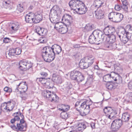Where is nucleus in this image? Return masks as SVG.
<instances>
[{
  "label": "nucleus",
  "mask_w": 132,
  "mask_h": 132,
  "mask_svg": "<svg viewBox=\"0 0 132 132\" xmlns=\"http://www.w3.org/2000/svg\"><path fill=\"white\" fill-rule=\"evenodd\" d=\"M61 47L57 44H54L52 47H44L41 51V54L44 61L50 62L53 61L56 54H59L61 51Z\"/></svg>",
  "instance_id": "nucleus-1"
},
{
  "label": "nucleus",
  "mask_w": 132,
  "mask_h": 132,
  "mask_svg": "<svg viewBox=\"0 0 132 132\" xmlns=\"http://www.w3.org/2000/svg\"><path fill=\"white\" fill-rule=\"evenodd\" d=\"M112 74H108L104 76L103 77V80L105 82L107 83L110 82L109 80L110 79H111V77Z\"/></svg>",
  "instance_id": "nucleus-36"
},
{
  "label": "nucleus",
  "mask_w": 132,
  "mask_h": 132,
  "mask_svg": "<svg viewBox=\"0 0 132 132\" xmlns=\"http://www.w3.org/2000/svg\"><path fill=\"white\" fill-rule=\"evenodd\" d=\"M69 4L72 9L79 14H84L87 11V7L81 1L71 0L70 1Z\"/></svg>",
  "instance_id": "nucleus-2"
},
{
  "label": "nucleus",
  "mask_w": 132,
  "mask_h": 132,
  "mask_svg": "<svg viewBox=\"0 0 132 132\" xmlns=\"http://www.w3.org/2000/svg\"><path fill=\"white\" fill-rule=\"evenodd\" d=\"M78 131H82L83 130H83V129H82V128H81L80 127H78Z\"/></svg>",
  "instance_id": "nucleus-63"
},
{
  "label": "nucleus",
  "mask_w": 132,
  "mask_h": 132,
  "mask_svg": "<svg viewBox=\"0 0 132 132\" xmlns=\"http://www.w3.org/2000/svg\"><path fill=\"white\" fill-rule=\"evenodd\" d=\"M1 109L3 110L4 111L7 112V102H4L2 104Z\"/></svg>",
  "instance_id": "nucleus-39"
},
{
  "label": "nucleus",
  "mask_w": 132,
  "mask_h": 132,
  "mask_svg": "<svg viewBox=\"0 0 132 132\" xmlns=\"http://www.w3.org/2000/svg\"><path fill=\"white\" fill-rule=\"evenodd\" d=\"M50 83L49 81H47V80L44 84H45L47 86H49L50 85Z\"/></svg>",
  "instance_id": "nucleus-59"
},
{
  "label": "nucleus",
  "mask_w": 132,
  "mask_h": 132,
  "mask_svg": "<svg viewBox=\"0 0 132 132\" xmlns=\"http://www.w3.org/2000/svg\"><path fill=\"white\" fill-rule=\"evenodd\" d=\"M16 114L14 113L12 115L14 117L11 120L10 122L12 123H13L16 121H18L20 120V117H18Z\"/></svg>",
  "instance_id": "nucleus-34"
},
{
  "label": "nucleus",
  "mask_w": 132,
  "mask_h": 132,
  "mask_svg": "<svg viewBox=\"0 0 132 132\" xmlns=\"http://www.w3.org/2000/svg\"><path fill=\"white\" fill-rule=\"evenodd\" d=\"M11 3V2L9 1H4L3 2V4L5 5H6L7 6H9V5Z\"/></svg>",
  "instance_id": "nucleus-51"
},
{
  "label": "nucleus",
  "mask_w": 132,
  "mask_h": 132,
  "mask_svg": "<svg viewBox=\"0 0 132 132\" xmlns=\"http://www.w3.org/2000/svg\"><path fill=\"white\" fill-rule=\"evenodd\" d=\"M104 1L103 0H95L94 6L97 9H98L104 6Z\"/></svg>",
  "instance_id": "nucleus-19"
},
{
  "label": "nucleus",
  "mask_w": 132,
  "mask_h": 132,
  "mask_svg": "<svg viewBox=\"0 0 132 132\" xmlns=\"http://www.w3.org/2000/svg\"><path fill=\"white\" fill-rule=\"evenodd\" d=\"M95 57L93 56H90L84 60H81L79 63V65L81 69H85L91 66L94 62Z\"/></svg>",
  "instance_id": "nucleus-5"
},
{
  "label": "nucleus",
  "mask_w": 132,
  "mask_h": 132,
  "mask_svg": "<svg viewBox=\"0 0 132 132\" xmlns=\"http://www.w3.org/2000/svg\"><path fill=\"white\" fill-rule=\"evenodd\" d=\"M93 68H94V71H96L99 70L100 69L97 65H94L93 67Z\"/></svg>",
  "instance_id": "nucleus-55"
},
{
  "label": "nucleus",
  "mask_w": 132,
  "mask_h": 132,
  "mask_svg": "<svg viewBox=\"0 0 132 132\" xmlns=\"http://www.w3.org/2000/svg\"><path fill=\"white\" fill-rule=\"evenodd\" d=\"M24 119H21L20 120V123L19 124H23L24 125L25 124H26V123H25V121L24 120Z\"/></svg>",
  "instance_id": "nucleus-56"
},
{
  "label": "nucleus",
  "mask_w": 132,
  "mask_h": 132,
  "mask_svg": "<svg viewBox=\"0 0 132 132\" xmlns=\"http://www.w3.org/2000/svg\"><path fill=\"white\" fill-rule=\"evenodd\" d=\"M34 15V23H37L42 21L43 18L42 15L40 12H37L35 13Z\"/></svg>",
  "instance_id": "nucleus-16"
},
{
  "label": "nucleus",
  "mask_w": 132,
  "mask_h": 132,
  "mask_svg": "<svg viewBox=\"0 0 132 132\" xmlns=\"http://www.w3.org/2000/svg\"><path fill=\"white\" fill-rule=\"evenodd\" d=\"M123 123L122 120L116 119L113 121L111 126V128L113 131H116Z\"/></svg>",
  "instance_id": "nucleus-11"
},
{
  "label": "nucleus",
  "mask_w": 132,
  "mask_h": 132,
  "mask_svg": "<svg viewBox=\"0 0 132 132\" xmlns=\"http://www.w3.org/2000/svg\"><path fill=\"white\" fill-rule=\"evenodd\" d=\"M4 90L6 92L10 93L12 91V89L10 88L7 87H5L4 89Z\"/></svg>",
  "instance_id": "nucleus-47"
},
{
  "label": "nucleus",
  "mask_w": 132,
  "mask_h": 132,
  "mask_svg": "<svg viewBox=\"0 0 132 132\" xmlns=\"http://www.w3.org/2000/svg\"><path fill=\"white\" fill-rule=\"evenodd\" d=\"M126 28L127 29V31L129 40L132 41V27L129 25H127Z\"/></svg>",
  "instance_id": "nucleus-25"
},
{
  "label": "nucleus",
  "mask_w": 132,
  "mask_h": 132,
  "mask_svg": "<svg viewBox=\"0 0 132 132\" xmlns=\"http://www.w3.org/2000/svg\"><path fill=\"white\" fill-rule=\"evenodd\" d=\"M59 6L57 5L54 6L51 10L50 11V13L49 15V18L50 21L53 20H52L51 19V18H52L53 19H55V17H56L57 15V11L59 10Z\"/></svg>",
  "instance_id": "nucleus-13"
},
{
  "label": "nucleus",
  "mask_w": 132,
  "mask_h": 132,
  "mask_svg": "<svg viewBox=\"0 0 132 132\" xmlns=\"http://www.w3.org/2000/svg\"><path fill=\"white\" fill-rule=\"evenodd\" d=\"M113 44H109V43H107L105 44L104 46L106 50H109L112 49H113Z\"/></svg>",
  "instance_id": "nucleus-33"
},
{
  "label": "nucleus",
  "mask_w": 132,
  "mask_h": 132,
  "mask_svg": "<svg viewBox=\"0 0 132 132\" xmlns=\"http://www.w3.org/2000/svg\"><path fill=\"white\" fill-rule=\"evenodd\" d=\"M105 115L109 119H113L115 117V115L116 114L115 111L110 107H106L103 110Z\"/></svg>",
  "instance_id": "nucleus-10"
},
{
  "label": "nucleus",
  "mask_w": 132,
  "mask_h": 132,
  "mask_svg": "<svg viewBox=\"0 0 132 132\" xmlns=\"http://www.w3.org/2000/svg\"><path fill=\"white\" fill-rule=\"evenodd\" d=\"M92 103L91 100L89 101L85 100L81 103L80 108H79L78 109V108H76V109L80 113L81 116H86L89 114L90 111V105H91Z\"/></svg>",
  "instance_id": "nucleus-4"
},
{
  "label": "nucleus",
  "mask_w": 132,
  "mask_h": 132,
  "mask_svg": "<svg viewBox=\"0 0 132 132\" xmlns=\"http://www.w3.org/2000/svg\"><path fill=\"white\" fill-rule=\"evenodd\" d=\"M16 114V115L18 117H19V116L21 117V119H24V117L23 115L20 112H18L16 113H15Z\"/></svg>",
  "instance_id": "nucleus-49"
},
{
  "label": "nucleus",
  "mask_w": 132,
  "mask_h": 132,
  "mask_svg": "<svg viewBox=\"0 0 132 132\" xmlns=\"http://www.w3.org/2000/svg\"><path fill=\"white\" fill-rule=\"evenodd\" d=\"M11 127L13 129L16 131H24L26 130L27 125L26 124L23 125L22 124L17 123L16 124V126L13 125V126H11Z\"/></svg>",
  "instance_id": "nucleus-12"
},
{
  "label": "nucleus",
  "mask_w": 132,
  "mask_h": 132,
  "mask_svg": "<svg viewBox=\"0 0 132 132\" xmlns=\"http://www.w3.org/2000/svg\"><path fill=\"white\" fill-rule=\"evenodd\" d=\"M78 123L79 127L82 128V129H83V130H84L86 128V125L83 123Z\"/></svg>",
  "instance_id": "nucleus-46"
},
{
  "label": "nucleus",
  "mask_w": 132,
  "mask_h": 132,
  "mask_svg": "<svg viewBox=\"0 0 132 132\" xmlns=\"http://www.w3.org/2000/svg\"><path fill=\"white\" fill-rule=\"evenodd\" d=\"M114 81H117V83L118 84L121 83L122 82V77L118 74H116L114 75Z\"/></svg>",
  "instance_id": "nucleus-28"
},
{
  "label": "nucleus",
  "mask_w": 132,
  "mask_h": 132,
  "mask_svg": "<svg viewBox=\"0 0 132 132\" xmlns=\"http://www.w3.org/2000/svg\"><path fill=\"white\" fill-rule=\"evenodd\" d=\"M43 80L42 81V83L43 84H45V82L47 80V79H45V78H43Z\"/></svg>",
  "instance_id": "nucleus-61"
},
{
  "label": "nucleus",
  "mask_w": 132,
  "mask_h": 132,
  "mask_svg": "<svg viewBox=\"0 0 132 132\" xmlns=\"http://www.w3.org/2000/svg\"><path fill=\"white\" fill-rule=\"evenodd\" d=\"M7 112L12 111L14 106L13 103L11 101L7 102Z\"/></svg>",
  "instance_id": "nucleus-30"
},
{
  "label": "nucleus",
  "mask_w": 132,
  "mask_h": 132,
  "mask_svg": "<svg viewBox=\"0 0 132 132\" xmlns=\"http://www.w3.org/2000/svg\"><path fill=\"white\" fill-rule=\"evenodd\" d=\"M72 86L71 84H69V85L67 87V88L69 89H70L72 88Z\"/></svg>",
  "instance_id": "nucleus-64"
},
{
  "label": "nucleus",
  "mask_w": 132,
  "mask_h": 132,
  "mask_svg": "<svg viewBox=\"0 0 132 132\" xmlns=\"http://www.w3.org/2000/svg\"><path fill=\"white\" fill-rule=\"evenodd\" d=\"M43 78L41 77L39 78H38V79H39V81H40L41 83L42 82V81L43 80Z\"/></svg>",
  "instance_id": "nucleus-62"
},
{
  "label": "nucleus",
  "mask_w": 132,
  "mask_h": 132,
  "mask_svg": "<svg viewBox=\"0 0 132 132\" xmlns=\"http://www.w3.org/2000/svg\"><path fill=\"white\" fill-rule=\"evenodd\" d=\"M62 20L64 21L65 25L69 26L72 22V18L70 15L65 14L63 17Z\"/></svg>",
  "instance_id": "nucleus-14"
},
{
  "label": "nucleus",
  "mask_w": 132,
  "mask_h": 132,
  "mask_svg": "<svg viewBox=\"0 0 132 132\" xmlns=\"http://www.w3.org/2000/svg\"><path fill=\"white\" fill-rule=\"evenodd\" d=\"M96 71H96V72L98 75L100 76V75L102 74V70L100 69L99 70H98Z\"/></svg>",
  "instance_id": "nucleus-53"
},
{
  "label": "nucleus",
  "mask_w": 132,
  "mask_h": 132,
  "mask_svg": "<svg viewBox=\"0 0 132 132\" xmlns=\"http://www.w3.org/2000/svg\"><path fill=\"white\" fill-rule=\"evenodd\" d=\"M26 82H20L18 85V87L16 88L15 89V91L16 92L18 91L19 90V89H18V88H19L23 90L22 91H21L22 92L25 93L28 89V87L27 85H26Z\"/></svg>",
  "instance_id": "nucleus-18"
},
{
  "label": "nucleus",
  "mask_w": 132,
  "mask_h": 132,
  "mask_svg": "<svg viewBox=\"0 0 132 132\" xmlns=\"http://www.w3.org/2000/svg\"><path fill=\"white\" fill-rule=\"evenodd\" d=\"M62 108H63L64 112H66L68 111L70 109L69 106L66 104H63L62 105Z\"/></svg>",
  "instance_id": "nucleus-42"
},
{
  "label": "nucleus",
  "mask_w": 132,
  "mask_h": 132,
  "mask_svg": "<svg viewBox=\"0 0 132 132\" xmlns=\"http://www.w3.org/2000/svg\"><path fill=\"white\" fill-rule=\"evenodd\" d=\"M33 14L29 13L25 16V20L27 22L32 23L34 22V18Z\"/></svg>",
  "instance_id": "nucleus-21"
},
{
  "label": "nucleus",
  "mask_w": 132,
  "mask_h": 132,
  "mask_svg": "<svg viewBox=\"0 0 132 132\" xmlns=\"http://www.w3.org/2000/svg\"><path fill=\"white\" fill-rule=\"evenodd\" d=\"M70 77L71 79L78 82H81L84 79V76L79 71L77 70L72 71L70 73Z\"/></svg>",
  "instance_id": "nucleus-6"
},
{
  "label": "nucleus",
  "mask_w": 132,
  "mask_h": 132,
  "mask_svg": "<svg viewBox=\"0 0 132 132\" xmlns=\"http://www.w3.org/2000/svg\"><path fill=\"white\" fill-rule=\"evenodd\" d=\"M68 30V28L66 26H62L58 30L59 32L61 34H64L66 33Z\"/></svg>",
  "instance_id": "nucleus-29"
},
{
  "label": "nucleus",
  "mask_w": 132,
  "mask_h": 132,
  "mask_svg": "<svg viewBox=\"0 0 132 132\" xmlns=\"http://www.w3.org/2000/svg\"><path fill=\"white\" fill-rule=\"evenodd\" d=\"M104 37L105 35L102 32L96 30L89 36L88 41L91 44L95 43L99 45L103 42Z\"/></svg>",
  "instance_id": "nucleus-3"
},
{
  "label": "nucleus",
  "mask_w": 132,
  "mask_h": 132,
  "mask_svg": "<svg viewBox=\"0 0 132 132\" xmlns=\"http://www.w3.org/2000/svg\"><path fill=\"white\" fill-rule=\"evenodd\" d=\"M95 17L98 19H101L104 17V12L101 10L95 11Z\"/></svg>",
  "instance_id": "nucleus-23"
},
{
  "label": "nucleus",
  "mask_w": 132,
  "mask_h": 132,
  "mask_svg": "<svg viewBox=\"0 0 132 132\" xmlns=\"http://www.w3.org/2000/svg\"><path fill=\"white\" fill-rule=\"evenodd\" d=\"M106 87L109 90H111L115 88L117 85L115 83L111 82H109L106 84Z\"/></svg>",
  "instance_id": "nucleus-24"
},
{
  "label": "nucleus",
  "mask_w": 132,
  "mask_h": 132,
  "mask_svg": "<svg viewBox=\"0 0 132 132\" xmlns=\"http://www.w3.org/2000/svg\"><path fill=\"white\" fill-rule=\"evenodd\" d=\"M44 97L47 98H49V100L51 102L54 101H57L58 100L59 97L54 92H51L48 90H45L44 91Z\"/></svg>",
  "instance_id": "nucleus-9"
},
{
  "label": "nucleus",
  "mask_w": 132,
  "mask_h": 132,
  "mask_svg": "<svg viewBox=\"0 0 132 132\" xmlns=\"http://www.w3.org/2000/svg\"><path fill=\"white\" fill-rule=\"evenodd\" d=\"M127 5L128 4H122V5L121 6V9H123L126 12H128Z\"/></svg>",
  "instance_id": "nucleus-43"
},
{
  "label": "nucleus",
  "mask_w": 132,
  "mask_h": 132,
  "mask_svg": "<svg viewBox=\"0 0 132 132\" xmlns=\"http://www.w3.org/2000/svg\"><path fill=\"white\" fill-rule=\"evenodd\" d=\"M120 47L121 45L119 44H117L114 43L113 44V49L116 48L118 50H119L120 49Z\"/></svg>",
  "instance_id": "nucleus-44"
},
{
  "label": "nucleus",
  "mask_w": 132,
  "mask_h": 132,
  "mask_svg": "<svg viewBox=\"0 0 132 132\" xmlns=\"http://www.w3.org/2000/svg\"><path fill=\"white\" fill-rule=\"evenodd\" d=\"M115 9L117 11H119L121 9V6H120L118 4L116 5L115 6Z\"/></svg>",
  "instance_id": "nucleus-52"
},
{
  "label": "nucleus",
  "mask_w": 132,
  "mask_h": 132,
  "mask_svg": "<svg viewBox=\"0 0 132 132\" xmlns=\"http://www.w3.org/2000/svg\"><path fill=\"white\" fill-rule=\"evenodd\" d=\"M127 28L126 27L121 31L120 33H117V35L121 41L124 44L126 43L129 40L128 37Z\"/></svg>",
  "instance_id": "nucleus-8"
},
{
  "label": "nucleus",
  "mask_w": 132,
  "mask_h": 132,
  "mask_svg": "<svg viewBox=\"0 0 132 132\" xmlns=\"http://www.w3.org/2000/svg\"><path fill=\"white\" fill-rule=\"evenodd\" d=\"M60 117L63 119H66L68 117H69L70 116L66 112H64L61 113Z\"/></svg>",
  "instance_id": "nucleus-35"
},
{
  "label": "nucleus",
  "mask_w": 132,
  "mask_h": 132,
  "mask_svg": "<svg viewBox=\"0 0 132 132\" xmlns=\"http://www.w3.org/2000/svg\"><path fill=\"white\" fill-rule=\"evenodd\" d=\"M36 32L39 35L43 36L45 35L47 32L46 29L38 27L36 29Z\"/></svg>",
  "instance_id": "nucleus-20"
},
{
  "label": "nucleus",
  "mask_w": 132,
  "mask_h": 132,
  "mask_svg": "<svg viewBox=\"0 0 132 132\" xmlns=\"http://www.w3.org/2000/svg\"><path fill=\"white\" fill-rule=\"evenodd\" d=\"M27 62V61L26 60H23L19 62V68L21 70L23 71L26 70Z\"/></svg>",
  "instance_id": "nucleus-22"
},
{
  "label": "nucleus",
  "mask_w": 132,
  "mask_h": 132,
  "mask_svg": "<svg viewBox=\"0 0 132 132\" xmlns=\"http://www.w3.org/2000/svg\"><path fill=\"white\" fill-rule=\"evenodd\" d=\"M20 27L19 24L18 22H15L9 25V29L12 33L15 32Z\"/></svg>",
  "instance_id": "nucleus-17"
},
{
  "label": "nucleus",
  "mask_w": 132,
  "mask_h": 132,
  "mask_svg": "<svg viewBox=\"0 0 132 132\" xmlns=\"http://www.w3.org/2000/svg\"><path fill=\"white\" fill-rule=\"evenodd\" d=\"M130 116V114L127 112H125L122 114V119L123 123H126V122L129 121Z\"/></svg>",
  "instance_id": "nucleus-26"
},
{
  "label": "nucleus",
  "mask_w": 132,
  "mask_h": 132,
  "mask_svg": "<svg viewBox=\"0 0 132 132\" xmlns=\"http://www.w3.org/2000/svg\"><path fill=\"white\" fill-rule=\"evenodd\" d=\"M16 10L19 12L20 13L22 12L24 10V5L22 4H20L18 5L17 6Z\"/></svg>",
  "instance_id": "nucleus-32"
},
{
  "label": "nucleus",
  "mask_w": 132,
  "mask_h": 132,
  "mask_svg": "<svg viewBox=\"0 0 132 132\" xmlns=\"http://www.w3.org/2000/svg\"><path fill=\"white\" fill-rule=\"evenodd\" d=\"M52 18H51V19L52 20H53L51 21V22L55 24L54 28L57 30L60 29L61 27L62 26V24L61 22H57L55 20V19H53Z\"/></svg>",
  "instance_id": "nucleus-27"
},
{
  "label": "nucleus",
  "mask_w": 132,
  "mask_h": 132,
  "mask_svg": "<svg viewBox=\"0 0 132 132\" xmlns=\"http://www.w3.org/2000/svg\"><path fill=\"white\" fill-rule=\"evenodd\" d=\"M10 39L7 37L4 38L3 39V42L5 43H7L10 42Z\"/></svg>",
  "instance_id": "nucleus-50"
},
{
  "label": "nucleus",
  "mask_w": 132,
  "mask_h": 132,
  "mask_svg": "<svg viewBox=\"0 0 132 132\" xmlns=\"http://www.w3.org/2000/svg\"><path fill=\"white\" fill-rule=\"evenodd\" d=\"M108 17L109 19L111 21L115 22H120L123 18L122 14L115 12L110 13L109 14Z\"/></svg>",
  "instance_id": "nucleus-7"
},
{
  "label": "nucleus",
  "mask_w": 132,
  "mask_h": 132,
  "mask_svg": "<svg viewBox=\"0 0 132 132\" xmlns=\"http://www.w3.org/2000/svg\"><path fill=\"white\" fill-rule=\"evenodd\" d=\"M27 63L26 68V70H28L30 69L32 66V63L30 61H27Z\"/></svg>",
  "instance_id": "nucleus-41"
},
{
  "label": "nucleus",
  "mask_w": 132,
  "mask_h": 132,
  "mask_svg": "<svg viewBox=\"0 0 132 132\" xmlns=\"http://www.w3.org/2000/svg\"><path fill=\"white\" fill-rule=\"evenodd\" d=\"M109 42L111 43H113L115 42L116 39V36L115 35H111L110 36L108 37Z\"/></svg>",
  "instance_id": "nucleus-31"
},
{
  "label": "nucleus",
  "mask_w": 132,
  "mask_h": 132,
  "mask_svg": "<svg viewBox=\"0 0 132 132\" xmlns=\"http://www.w3.org/2000/svg\"><path fill=\"white\" fill-rule=\"evenodd\" d=\"M40 75L42 77L45 78L48 75V74L46 72H42L40 73Z\"/></svg>",
  "instance_id": "nucleus-48"
},
{
  "label": "nucleus",
  "mask_w": 132,
  "mask_h": 132,
  "mask_svg": "<svg viewBox=\"0 0 132 132\" xmlns=\"http://www.w3.org/2000/svg\"><path fill=\"white\" fill-rule=\"evenodd\" d=\"M94 27L93 25L88 24L86 25L85 28L87 31H89L93 30L94 29Z\"/></svg>",
  "instance_id": "nucleus-37"
},
{
  "label": "nucleus",
  "mask_w": 132,
  "mask_h": 132,
  "mask_svg": "<svg viewBox=\"0 0 132 132\" xmlns=\"http://www.w3.org/2000/svg\"><path fill=\"white\" fill-rule=\"evenodd\" d=\"M121 1L122 4H128V3L126 0H121Z\"/></svg>",
  "instance_id": "nucleus-60"
},
{
  "label": "nucleus",
  "mask_w": 132,
  "mask_h": 132,
  "mask_svg": "<svg viewBox=\"0 0 132 132\" xmlns=\"http://www.w3.org/2000/svg\"><path fill=\"white\" fill-rule=\"evenodd\" d=\"M95 123L94 122H92L91 123V126L92 128H94L95 127Z\"/></svg>",
  "instance_id": "nucleus-58"
},
{
  "label": "nucleus",
  "mask_w": 132,
  "mask_h": 132,
  "mask_svg": "<svg viewBox=\"0 0 132 132\" xmlns=\"http://www.w3.org/2000/svg\"><path fill=\"white\" fill-rule=\"evenodd\" d=\"M15 55H18L21 54V50L19 48H17L15 49Z\"/></svg>",
  "instance_id": "nucleus-45"
},
{
  "label": "nucleus",
  "mask_w": 132,
  "mask_h": 132,
  "mask_svg": "<svg viewBox=\"0 0 132 132\" xmlns=\"http://www.w3.org/2000/svg\"><path fill=\"white\" fill-rule=\"evenodd\" d=\"M129 88L130 89H132V81H130L128 84Z\"/></svg>",
  "instance_id": "nucleus-57"
},
{
  "label": "nucleus",
  "mask_w": 132,
  "mask_h": 132,
  "mask_svg": "<svg viewBox=\"0 0 132 132\" xmlns=\"http://www.w3.org/2000/svg\"><path fill=\"white\" fill-rule=\"evenodd\" d=\"M20 92L21 93L20 96L21 97V99L23 100H25L27 99L28 97V95L25 93L24 92H23V93L22 92V93H21L22 92L21 91H20Z\"/></svg>",
  "instance_id": "nucleus-38"
},
{
  "label": "nucleus",
  "mask_w": 132,
  "mask_h": 132,
  "mask_svg": "<svg viewBox=\"0 0 132 132\" xmlns=\"http://www.w3.org/2000/svg\"><path fill=\"white\" fill-rule=\"evenodd\" d=\"M15 49L13 48H10L9 50V53H8V54L9 56H15Z\"/></svg>",
  "instance_id": "nucleus-40"
},
{
  "label": "nucleus",
  "mask_w": 132,
  "mask_h": 132,
  "mask_svg": "<svg viewBox=\"0 0 132 132\" xmlns=\"http://www.w3.org/2000/svg\"><path fill=\"white\" fill-rule=\"evenodd\" d=\"M81 103V102L78 101L76 102L75 105V107H76L77 106H80L81 105L82 103ZM79 108H80V107H79L78 109H79Z\"/></svg>",
  "instance_id": "nucleus-54"
},
{
  "label": "nucleus",
  "mask_w": 132,
  "mask_h": 132,
  "mask_svg": "<svg viewBox=\"0 0 132 132\" xmlns=\"http://www.w3.org/2000/svg\"><path fill=\"white\" fill-rule=\"evenodd\" d=\"M115 29L114 27L111 26H108L104 29L103 32L104 33V34L105 36V35L109 36L115 32Z\"/></svg>",
  "instance_id": "nucleus-15"
}]
</instances>
